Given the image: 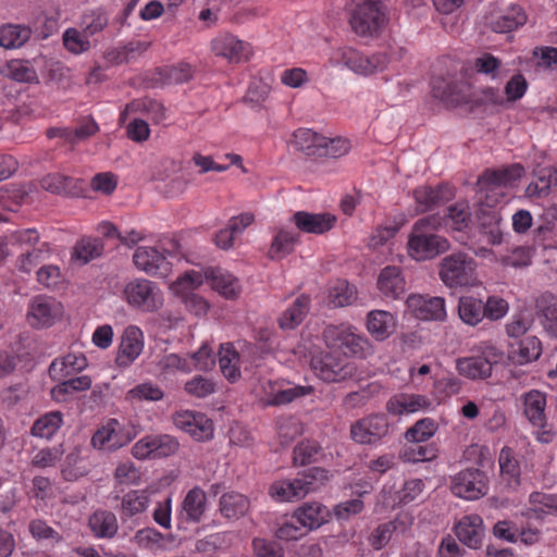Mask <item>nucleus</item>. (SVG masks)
Returning <instances> with one entry per match:
<instances>
[{"label":"nucleus","mask_w":557,"mask_h":557,"mask_svg":"<svg viewBox=\"0 0 557 557\" xmlns=\"http://www.w3.org/2000/svg\"><path fill=\"white\" fill-rule=\"evenodd\" d=\"M398 521H388L375 528L370 537L369 543L375 549H382L392 539L393 533L397 530Z\"/></svg>","instance_id":"603ef678"},{"label":"nucleus","mask_w":557,"mask_h":557,"mask_svg":"<svg viewBox=\"0 0 557 557\" xmlns=\"http://www.w3.org/2000/svg\"><path fill=\"white\" fill-rule=\"evenodd\" d=\"M357 292L354 286L346 281H341L329 292V302L334 308H341L351 305L356 299Z\"/></svg>","instance_id":"49530a36"},{"label":"nucleus","mask_w":557,"mask_h":557,"mask_svg":"<svg viewBox=\"0 0 557 557\" xmlns=\"http://www.w3.org/2000/svg\"><path fill=\"white\" fill-rule=\"evenodd\" d=\"M454 196L453 188L445 183L438 184L435 187L428 185L417 187L413 190V198L417 202L416 213L431 211L449 201Z\"/></svg>","instance_id":"9b49d317"},{"label":"nucleus","mask_w":557,"mask_h":557,"mask_svg":"<svg viewBox=\"0 0 557 557\" xmlns=\"http://www.w3.org/2000/svg\"><path fill=\"white\" fill-rule=\"evenodd\" d=\"M178 447L177 440L171 435H147L134 444L132 455L139 460L159 459L174 455Z\"/></svg>","instance_id":"0eeeda50"},{"label":"nucleus","mask_w":557,"mask_h":557,"mask_svg":"<svg viewBox=\"0 0 557 557\" xmlns=\"http://www.w3.org/2000/svg\"><path fill=\"white\" fill-rule=\"evenodd\" d=\"M137 434L132 420H109L91 437L94 448L113 451L127 445Z\"/></svg>","instance_id":"20e7f679"},{"label":"nucleus","mask_w":557,"mask_h":557,"mask_svg":"<svg viewBox=\"0 0 557 557\" xmlns=\"http://www.w3.org/2000/svg\"><path fill=\"white\" fill-rule=\"evenodd\" d=\"M458 314L466 324L472 326L479 324L484 319L483 300L472 296L460 297L458 304Z\"/></svg>","instance_id":"72a5a7b5"},{"label":"nucleus","mask_w":557,"mask_h":557,"mask_svg":"<svg viewBox=\"0 0 557 557\" xmlns=\"http://www.w3.org/2000/svg\"><path fill=\"white\" fill-rule=\"evenodd\" d=\"M150 503L149 494L146 490L129 491L122 497L121 517L132 518L146 511Z\"/></svg>","instance_id":"2f4dec72"},{"label":"nucleus","mask_w":557,"mask_h":557,"mask_svg":"<svg viewBox=\"0 0 557 557\" xmlns=\"http://www.w3.org/2000/svg\"><path fill=\"white\" fill-rule=\"evenodd\" d=\"M326 143H321L322 148H320V157L319 158H338L345 154L349 148V141L342 137L336 138H326Z\"/></svg>","instance_id":"e2e57ef3"},{"label":"nucleus","mask_w":557,"mask_h":557,"mask_svg":"<svg viewBox=\"0 0 557 557\" xmlns=\"http://www.w3.org/2000/svg\"><path fill=\"white\" fill-rule=\"evenodd\" d=\"M458 540L471 549L482 546L485 535L483 519L475 513L463 516L454 528Z\"/></svg>","instance_id":"f8f14e48"},{"label":"nucleus","mask_w":557,"mask_h":557,"mask_svg":"<svg viewBox=\"0 0 557 557\" xmlns=\"http://www.w3.org/2000/svg\"><path fill=\"white\" fill-rule=\"evenodd\" d=\"M327 517V509L319 503H307L295 512L296 521L307 531L321 527Z\"/></svg>","instance_id":"393cba45"},{"label":"nucleus","mask_w":557,"mask_h":557,"mask_svg":"<svg viewBox=\"0 0 557 557\" xmlns=\"http://www.w3.org/2000/svg\"><path fill=\"white\" fill-rule=\"evenodd\" d=\"M313 391L314 388L310 385H296L287 389L277 391L272 395L270 399H268L267 404L271 406L287 405L297 398H300L306 395H311Z\"/></svg>","instance_id":"3c124183"},{"label":"nucleus","mask_w":557,"mask_h":557,"mask_svg":"<svg viewBox=\"0 0 557 557\" xmlns=\"http://www.w3.org/2000/svg\"><path fill=\"white\" fill-rule=\"evenodd\" d=\"M252 548L258 557H283V549L275 542L265 539H253Z\"/></svg>","instance_id":"774afa93"},{"label":"nucleus","mask_w":557,"mask_h":557,"mask_svg":"<svg viewBox=\"0 0 557 557\" xmlns=\"http://www.w3.org/2000/svg\"><path fill=\"white\" fill-rule=\"evenodd\" d=\"M310 298L307 295H300L295 300L293 307L287 309L280 318L278 323L282 329H294L301 323L309 310Z\"/></svg>","instance_id":"ea45409f"},{"label":"nucleus","mask_w":557,"mask_h":557,"mask_svg":"<svg viewBox=\"0 0 557 557\" xmlns=\"http://www.w3.org/2000/svg\"><path fill=\"white\" fill-rule=\"evenodd\" d=\"M72 183L71 177L54 173L42 177L40 186L51 194L77 197L79 193L75 189V186H72Z\"/></svg>","instance_id":"a19ab883"},{"label":"nucleus","mask_w":557,"mask_h":557,"mask_svg":"<svg viewBox=\"0 0 557 557\" xmlns=\"http://www.w3.org/2000/svg\"><path fill=\"white\" fill-rule=\"evenodd\" d=\"M542 355V344L536 336H528L509 345L508 359L522 366L537 360Z\"/></svg>","instance_id":"dca6fc26"},{"label":"nucleus","mask_w":557,"mask_h":557,"mask_svg":"<svg viewBox=\"0 0 557 557\" xmlns=\"http://www.w3.org/2000/svg\"><path fill=\"white\" fill-rule=\"evenodd\" d=\"M524 174V168L515 163L503 170H485L478 180V185L486 189L506 186L511 182L519 180Z\"/></svg>","instance_id":"f3484780"},{"label":"nucleus","mask_w":557,"mask_h":557,"mask_svg":"<svg viewBox=\"0 0 557 557\" xmlns=\"http://www.w3.org/2000/svg\"><path fill=\"white\" fill-rule=\"evenodd\" d=\"M447 212L448 213L444 215V218H446V222L450 220L454 224V228L457 231H461L467 227L471 220L469 206L465 202H457L448 207Z\"/></svg>","instance_id":"5fc2aeb1"},{"label":"nucleus","mask_w":557,"mask_h":557,"mask_svg":"<svg viewBox=\"0 0 557 557\" xmlns=\"http://www.w3.org/2000/svg\"><path fill=\"white\" fill-rule=\"evenodd\" d=\"M91 386V379L87 375L76 376L61 382L51 389V396L57 401L66 400L67 395L75 392H83L89 389Z\"/></svg>","instance_id":"37998d69"},{"label":"nucleus","mask_w":557,"mask_h":557,"mask_svg":"<svg viewBox=\"0 0 557 557\" xmlns=\"http://www.w3.org/2000/svg\"><path fill=\"white\" fill-rule=\"evenodd\" d=\"M134 264L137 269L147 274H157L158 271H169V263L165 257L152 247H138L133 256Z\"/></svg>","instance_id":"a211bd4d"},{"label":"nucleus","mask_w":557,"mask_h":557,"mask_svg":"<svg viewBox=\"0 0 557 557\" xmlns=\"http://www.w3.org/2000/svg\"><path fill=\"white\" fill-rule=\"evenodd\" d=\"M310 367L324 382H344L357 376V366L345 357L332 352L313 356Z\"/></svg>","instance_id":"39448f33"},{"label":"nucleus","mask_w":557,"mask_h":557,"mask_svg":"<svg viewBox=\"0 0 557 557\" xmlns=\"http://www.w3.org/2000/svg\"><path fill=\"white\" fill-rule=\"evenodd\" d=\"M438 267L440 277L449 288L476 285L475 262L465 252L446 256Z\"/></svg>","instance_id":"7ed1b4c3"},{"label":"nucleus","mask_w":557,"mask_h":557,"mask_svg":"<svg viewBox=\"0 0 557 557\" xmlns=\"http://www.w3.org/2000/svg\"><path fill=\"white\" fill-rule=\"evenodd\" d=\"M61 313L60 304L37 297L30 305L27 321L33 327H48Z\"/></svg>","instance_id":"4468645a"},{"label":"nucleus","mask_w":557,"mask_h":557,"mask_svg":"<svg viewBox=\"0 0 557 557\" xmlns=\"http://www.w3.org/2000/svg\"><path fill=\"white\" fill-rule=\"evenodd\" d=\"M141 333L136 327H128L124 332L116 357V364L122 368L128 367L141 352Z\"/></svg>","instance_id":"6ab92c4d"},{"label":"nucleus","mask_w":557,"mask_h":557,"mask_svg":"<svg viewBox=\"0 0 557 557\" xmlns=\"http://www.w3.org/2000/svg\"><path fill=\"white\" fill-rule=\"evenodd\" d=\"M88 472L89 468L81 458L78 449H74L66 455L61 468V474L65 481H76L77 479L85 476Z\"/></svg>","instance_id":"a18cd8bd"},{"label":"nucleus","mask_w":557,"mask_h":557,"mask_svg":"<svg viewBox=\"0 0 557 557\" xmlns=\"http://www.w3.org/2000/svg\"><path fill=\"white\" fill-rule=\"evenodd\" d=\"M531 509L537 515H557V497L552 494L533 492L529 497Z\"/></svg>","instance_id":"8fccbe9b"},{"label":"nucleus","mask_w":557,"mask_h":557,"mask_svg":"<svg viewBox=\"0 0 557 557\" xmlns=\"http://www.w3.org/2000/svg\"><path fill=\"white\" fill-rule=\"evenodd\" d=\"M337 218L330 212L312 213L296 211L290 216V222L297 230L307 234L322 235L334 228Z\"/></svg>","instance_id":"9d476101"},{"label":"nucleus","mask_w":557,"mask_h":557,"mask_svg":"<svg viewBox=\"0 0 557 557\" xmlns=\"http://www.w3.org/2000/svg\"><path fill=\"white\" fill-rule=\"evenodd\" d=\"M212 421L213 420H178L176 425L188 433L195 441L202 442L213 436L214 428Z\"/></svg>","instance_id":"c03bdc74"},{"label":"nucleus","mask_w":557,"mask_h":557,"mask_svg":"<svg viewBox=\"0 0 557 557\" xmlns=\"http://www.w3.org/2000/svg\"><path fill=\"white\" fill-rule=\"evenodd\" d=\"M5 77L18 83H38L36 71L20 61H11L1 72Z\"/></svg>","instance_id":"de8ad7c7"},{"label":"nucleus","mask_w":557,"mask_h":557,"mask_svg":"<svg viewBox=\"0 0 557 557\" xmlns=\"http://www.w3.org/2000/svg\"><path fill=\"white\" fill-rule=\"evenodd\" d=\"M429 406L430 401L424 396L400 394L389 399L387 410L391 414L403 416Z\"/></svg>","instance_id":"cd10ccee"},{"label":"nucleus","mask_w":557,"mask_h":557,"mask_svg":"<svg viewBox=\"0 0 557 557\" xmlns=\"http://www.w3.org/2000/svg\"><path fill=\"white\" fill-rule=\"evenodd\" d=\"M103 243L99 238L87 240L83 239L76 244L73 257L83 261V263H87L90 260L100 257L103 252Z\"/></svg>","instance_id":"09e8293b"},{"label":"nucleus","mask_w":557,"mask_h":557,"mask_svg":"<svg viewBox=\"0 0 557 557\" xmlns=\"http://www.w3.org/2000/svg\"><path fill=\"white\" fill-rule=\"evenodd\" d=\"M250 508V502L247 496L237 493H224L219 503V510L226 519H239L244 517Z\"/></svg>","instance_id":"5701e85b"},{"label":"nucleus","mask_w":557,"mask_h":557,"mask_svg":"<svg viewBox=\"0 0 557 557\" xmlns=\"http://www.w3.org/2000/svg\"><path fill=\"white\" fill-rule=\"evenodd\" d=\"M347 12L352 32L362 38L377 37L387 22L381 0H350Z\"/></svg>","instance_id":"f257e3e1"},{"label":"nucleus","mask_w":557,"mask_h":557,"mask_svg":"<svg viewBox=\"0 0 557 557\" xmlns=\"http://www.w3.org/2000/svg\"><path fill=\"white\" fill-rule=\"evenodd\" d=\"M302 433L300 420H280L277 434L282 445H288Z\"/></svg>","instance_id":"69168bd1"},{"label":"nucleus","mask_w":557,"mask_h":557,"mask_svg":"<svg viewBox=\"0 0 557 557\" xmlns=\"http://www.w3.org/2000/svg\"><path fill=\"white\" fill-rule=\"evenodd\" d=\"M185 391L195 397L202 398L215 392V383L210 379L197 375L186 382Z\"/></svg>","instance_id":"680f3d73"},{"label":"nucleus","mask_w":557,"mask_h":557,"mask_svg":"<svg viewBox=\"0 0 557 557\" xmlns=\"http://www.w3.org/2000/svg\"><path fill=\"white\" fill-rule=\"evenodd\" d=\"M531 433L540 443L548 444L555 438L557 431L547 420H528Z\"/></svg>","instance_id":"338daca9"},{"label":"nucleus","mask_w":557,"mask_h":557,"mask_svg":"<svg viewBox=\"0 0 557 557\" xmlns=\"http://www.w3.org/2000/svg\"><path fill=\"white\" fill-rule=\"evenodd\" d=\"M33 32L29 26L7 24L0 27V46L5 49H15L27 42Z\"/></svg>","instance_id":"7c9ffc66"},{"label":"nucleus","mask_w":557,"mask_h":557,"mask_svg":"<svg viewBox=\"0 0 557 557\" xmlns=\"http://www.w3.org/2000/svg\"><path fill=\"white\" fill-rule=\"evenodd\" d=\"M207 497L205 492L199 487L191 488L185 496L182 508L187 520L198 522L206 510Z\"/></svg>","instance_id":"e433bc0d"},{"label":"nucleus","mask_w":557,"mask_h":557,"mask_svg":"<svg viewBox=\"0 0 557 557\" xmlns=\"http://www.w3.org/2000/svg\"><path fill=\"white\" fill-rule=\"evenodd\" d=\"M163 84H183L191 79L190 66L182 64L177 67H165L158 71Z\"/></svg>","instance_id":"4d7b16f0"},{"label":"nucleus","mask_w":557,"mask_h":557,"mask_svg":"<svg viewBox=\"0 0 557 557\" xmlns=\"http://www.w3.org/2000/svg\"><path fill=\"white\" fill-rule=\"evenodd\" d=\"M450 491L459 498L476 500L488 492V478L480 469L467 468L450 479Z\"/></svg>","instance_id":"423d86ee"},{"label":"nucleus","mask_w":557,"mask_h":557,"mask_svg":"<svg viewBox=\"0 0 557 557\" xmlns=\"http://www.w3.org/2000/svg\"><path fill=\"white\" fill-rule=\"evenodd\" d=\"M394 326V317L387 311L374 310L368 314V331L377 341H384L387 338L393 333Z\"/></svg>","instance_id":"c756f323"},{"label":"nucleus","mask_w":557,"mask_h":557,"mask_svg":"<svg viewBox=\"0 0 557 557\" xmlns=\"http://www.w3.org/2000/svg\"><path fill=\"white\" fill-rule=\"evenodd\" d=\"M436 429L435 420H417V423L406 432V438L409 442L421 443L433 436Z\"/></svg>","instance_id":"864d4df0"},{"label":"nucleus","mask_w":557,"mask_h":557,"mask_svg":"<svg viewBox=\"0 0 557 557\" xmlns=\"http://www.w3.org/2000/svg\"><path fill=\"white\" fill-rule=\"evenodd\" d=\"M114 479L119 484L137 485L140 481V472L133 462L125 461L117 465Z\"/></svg>","instance_id":"052dcab7"},{"label":"nucleus","mask_w":557,"mask_h":557,"mask_svg":"<svg viewBox=\"0 0 557 557\" xmlns=\"http://www.w3.org/2000/svg\"><path fill=\"white\" fill-rule=\"evenodd\" d=\"M321 143H326L325 137L309 128H300L294 133V144L309 157H320Z\"/></svg>","instance_id":"c9c22d12"},{"label":"nucleus","mask_w":557,"mask_h":557,"mask_svg":"<svg viewBox=\"0 0 557 557\" xmlns=\"http://www.w3.org/2000/svg\"><path fill=\"white\" fill-rule=\"evenodd\" d=\"M211 50L216 57L225 58L230 63H237L242 59L244 44L234 35L225 34L212 40Z\"/></svg>","instance_id":"a878e982"},{"label":"nucleus","mask_w":557,"mask_h":557,"mask_svg":"<svg viewBox=\"0 0 557 557\" xmlns=\"http://www.w3.org/2000/svg\"><path fill=\"white\" fill-rule=\"evenodd\" d=\"M546 397L539 391H531L524 397V413L527 418H541L544 414Z\"/></svg>","instance_id":"bf43d9fd"},{"label":"nucleus","mask_w":557,"mask_h":557,"mask_svg":"<svg viewBox=\"0 0 557 557\" xmlns=\"http://www.w3.org/2000/svg\"><path fill=\"white\" fill-rule=\"evenodd\" d=\"M29 533L37 541L51 540L55 543L62 541V535L41 519L32 520L28 524Z\"/></svg>","instance_id":"6e6d98bb"},{"label":"nucleus","mask_w":557,"mask_h":557,"mask_svg":"<svg viewBox=\"0 0 557 557\" xmlns=\"http://www.w3.org/2000/svg\"><path fill=\"white\" fill-rule=\"evenodd\" d=\"M327 471L313 467L292 480H281L270 486V495L277 502H294L315 492L327 481Z\"/></svg>","instance_id":"f03ea898"},{"label":"nucleus","mask_w":557,"mask_h":557,"mask_svg":"<svg viewBox=\"0 0 557 557\" xmlns=\"http://www.w3.org/2000/svg\"><path fill=\"white\" fill-rule=\"evenodd\" d=\"M65 48L73 53H81L90 48V42L75 28H69L63 35Z\"/></svg>","instance_id":"0e129e2a"},{"label":"nucleus","mask_w":557,"mask_h":557,"mask_svg":"<svg viewBox=\"0 0 557 557\" xmlns=\"http://www.w3.org/2000/svg\"><path fill=\"white\" fill-rule=\"evenodd\" d=\"M211 286L227 299H236L240 292L238 280L231 273L223 272L220 268H207L203 272Z\"/></svg>","instance_id":"aec40b11"},{"label":"nucleus","mask_w":557,"mask_h":557,"mask_svg":"<svg viewBox=\"0 0 557 557\" xmlns=\"http://www.w3.org/2000/svg\"><path fill=\"white\" fill-rule=\"evenodd\" d=\"M457 370L469 379H485L492 373V363L484 357H470L457 361Z\"/></svg>","instance_id":"f704fd0d"},{"label":"nucleus","mask_w":557,"mask_h":557,"mask_svg":"<svg viewBox=\"0 0 557 557\" xmlns=\"http://www.w3.org/2000/svg\"><path fill=\"white\" fill-rule=\"evenodd\" d=\"M535 309L546 332L557 337V298L553 295H542L536 300Z\"/></svg>","instance_id":"b1692460"},{"label":"nucleus","mask_w":557,"mask_h":557,"mask_svg":"<svg viewBox=\"0 0 557 557\" xmlns=\"http://www.w3.org/2000/svg\"><path fill=\"white\" fill-rule=\"evenodd\" d=\"M498 462L502 476L508 481V484L515 486L519 485L521 473L520 463L516 459L512 449L504 447L500 450Z\"/></svg>","instance_id":"79ce46f5"},{"label":"nucleus","mask_w":557,"mask_h":557,"mask_svg":"<svg viewBox=\"0 0 557 557\" xmlns=\"http://www.w3.org/2000/svg\"><path fill=\"white\" fill-rule=\"evenodd\" d=\"M299 239L298 234H294L284 228H280L274 236L268 256L272 260H280L294 250V246Z\"/></svg>","instance_id":"4c0bfd02"},{"label":"nucleus","mask_w":557,"mask_h":557,"mask_svg":"<svg viewBox=\"0 0 557 557\" xmlns=\"http://www.w3.org/2000/svg\"><path fill=\"white\" fill-rule=\"evenodd\" d=\"M527 22V14L521 7L512 5L510 10L491 22L496 33H510Z\"/></svg>","instance_id":"58836bf2"},{"label":"nucleus","mask_w":557,"mask_h":557,"mask_svg":"<svg viewBox=\"0 0 557 557\" xmlns=\"http://www.w3.org/2000/svg\"><path fill=\"white\" fill-rule=\"evenodd\" d=\"M341 61L355 73L369 75L383 70L387 59L385 54L364 57L357 50L348 48L341 52Z\"/></svg>","instance_id":"ddd939ff"},{"label":"nucleus","mask_w":557,"mask_h":557,"mask_svg":"<svg viewBox=\"0 0 557 557\" xmlns=\"http://www.w3.org/2000/svg\"><path fill=\"white\" fill-rule=\"evenodd\" d=\"M411 313L419 320L444 321L446 319L445 299L428 295H410L406 301Z\"/></svg>","instance_id":"1a4fd4ad"},{"label":"nucleus","mask_w":557,"mask_h":557,"mask_svg":"<svg viewBox=\"0 0 557 557\" xmlns=\"http://www.w3.org/2000/svg\"><path fill=\"white\" fill-rule=\"evenodd\" d=\"M253 221L255 215L250 212L232 218L227 227L216 233L214 237L215 245L223 250L232 248L234 245V234L242 232L251 225Z\"/></svg>","instance_id":"4be33fe9"},{"label":"nucleus","mask_w":557,"mask_h":557,"mask_svg":"<svg viewBox=\"0 0 557 557\" xmlns=\"http://www.w3.org/2000/svg\"><path fill=\"white\" fill-rule=\"evenodd\" d=\"M377 287L386 297L397 299L405 294V281L398 267L384 268L377 278Z\"/></svg>","instance_id":"412c9836"},{"label":"nucleus","mask_w":557,"mask_h":557,"mask_svg":"<svg viewBox=\"0 0 557 557\" xmlns=\"http://www.w3.org/2000/svg\"><path fill=\"white\" fill-rule=\"evenodd\" d=\"M449 242L434 233H411L408 240L409 255L416 260H429L446 252Z\"/></svg>","instance_id":"6e6552de"},{"label":"nucleus","mask_w":557,"mask_h":557,"mask_svg":"<svg viewBox=\"0 0 557 557\" xmlns=\"http://www.w3.org/2000/svg\"><path fill=\"white\" fill-rule=\"evenodd\" d=\"M387 432V420H357L350 428L352 440L360 444L376 443Z\"/></svg>","instance_id":"2eb2a0df"},{"label":"nucleus","mask_w":557,"mask_h":557,"mask_svg":"<svg viewBox=\"0 0 557 557\" xmlns=\"http://www.w3.org/2000/svg\"><path fill=\"white\" fill-rule=\"evenodd\" d=\"M125 295L131 305L145 307L147 310L154 308L152 286L147 280H138L127 284Z\"/></svg>","instance_id":"c85d7f7f"},{"label":"nucleus","mask_w":557,"mask_h":557,"mask_svg":"<svg viewBox=\"0 0 557 557\" xmlns=\"http://www.w3.org/2000/svg\"><path fill=\"white\" fill-rule=\"evenodd\" d=\"M320 451V445L314 441L299 443L294 449V462L299 466L313 462Z\"/></svg>","instance_id":"13d9d810"},{"label":"nucleus","mask_w":557,"mask_h":557,"mask_svg":"<svg viewBox=\"0 0 557 557\" xmlns=\"http://www.w3.org/2000/svg\"><path fill=\"white\" fill-rule=\"evenodd\" d=\"M494 206V202L488 199V196L485 197V200L480 199L479 201V208L475 211V218L478 220L488 218V222H482V228L485 230V232H488L492 236V244H499L502 242V233L499 228L497 227L498 222L500 221V218L497 215V213L492 210V207Z\"/></svg>","instance_id":"473e14b6"},{"label":"nucleus","mask_w":557,"mask_h":557,"mask_svg":"<svg viewBox=\"0 0 557 557\" xmlns=\"http://www.w3.org/2000/svg\"><path fill=\"white\" fill-rule=\"evenodd\" d=\"M89 528L98 539H111L119 529L116 517L108 510H97L89 518Z\"/></svg>","instance_id":"bb28decb"}]
</instances>
